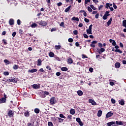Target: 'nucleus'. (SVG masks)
<instances>
[{"instance_id": "f257e3e1", "label": "nucleus", "mask_w": 126, "mask_h": 126, "mask_svg": "<svg viewBox=\"0 0 126 126\" xmlns=\"http://www.w3.org/2000/svg\"><path fill=\"white\" fill-rule=\"evenodd\" d=\"M110 11H106L105 13V14H104L103 16L102 17V19H103V20H106L107 19H108V16H110Z\"/></svg>"}, {"instance_id": "f03ea898", "label": "nucleus", "mask_w": 126, "mask_h": 126, "mask_svg": "<svg viewBox=\"0 0 126 126\" xmlns=\"http://www.w3.org/2000/svg\"><path fill=\"white\" fill-rule=\"evenodd\" d=\"M93 26V25L91 24L89 27V29L87 30V34H88V35L89 34H92V27Z\"/></svg>"}, {"instance_id": "7ed1b4c3", "label": "nucleus", "mask_w": 126, "mask_h": 126, "mask_svg": "<svg viewBox=\"0 0 126 126\" xmlns=\"http://www.w3.org/2000/svg\"><path fill=\"white\" fill-rule=\"evenodd\" d=\"M8 83H10V82H13V83H17V80L16 78L14 77H11L10 79H9V80H7Z\"/></svg>"}, {"instance_id": "20e7f679", "label": "nucleus", "mask_w": 126, "mask_h": 126, "mask_svg": "<svg viewBox=\"0 0 126 126\" xmlns=\"http://www.w3.org/2000/svg\"><path fill=\"white\" fill-rule=\"evenodd\" d=\"M50 102L51 105H55L56 103V97H52L50 99Z\"/></svg>"}, {"instance_id": "39448f33", "label": "nucleus", "mask_w": 126, "mask_h": 126, "mask_svg": "<svg viewBox=\"0 0 126 126\" xmlns=\"http://www.w3.org/2000/svg\"><path fill=\"white\" fill-rule=\"evenodd\" d=\"M37 23L39 24V25H41V26H47V22L45 21L41 20L37 22Z\"/></svg>"}, {"instance_id": "423d86ee", "label": "nucleus", "mask_w": 126, "mask_h": 126, "mask_svg": "<svg viewBox=\"0 0 126 126\" xmlns=\"http://www.w3.org/2000/svg\"><path fill=\"white\" fill-rule=\"evenodd\" d=\"M7 115L9 118H12L14 115V112H13L12 110H9L7 112Z\"/></svg>"}, {"instance_id": "0eeeda50", "label": "nucleus", "mask_w": 126, "mask_h": 126, "mask_svg": "<svg viewBox=\"0 0 126 126\" xmlns=\"http://www.w3.org/2000/svg\"><path fill=\"white\" fill-rule=\"evenodd\" d=\"M112 21H113V18H110L108 21L106 23V25H105V26L106 27H109L111 24H112Z\"/></svg>"}, {"instance_id": "6e6552de", "label": "nucleus", "mask_w": 126, "mask_h": 126, "mask_svg": "<svg viewBox=\"0 0 126 126\" xmlns=\"http://www.w3.org/2000/svg\"><path fill=\"white\" fill-rule=\"evenodd\" d=\"M105 51V49L104 48H97L96 50L97 53H98V54H102V53H103V52Z\"/></svg>"}, {"instance_id": "1a4fd4ad", "label": "nucleus", "mask_w": 126, "mask_h": 126, "mask_svg": "<svg viewBox=\"0 0 126 126\" xmlns=\"http://www.w3.org/2000/svg\"><path fill=\"white\" fill-rule=\"evenodd\" d=\"M76 121L77 122V123H78L79 126H83V122L81 121V120L79 118H77L76 119Z\"/></svg>"}, {"instance_id": "9d476101", "label": "nucleus", "mask_w": 126, "mask_h": 126, "mask_svg": "<svg viewBox=\"0 0 126 126\" xmlns=\"http://www.w3.org/2000/svg\"><path fill=\"white\" fill-rule=\"evenodd\" d=\"M114 115L113 113H112V111L108 112L106 115V119H109L110 117H112Z\"/></svg>"}, {"instance_id": "9b49d317", "label": "nucleus", "mask_w": 126, "mask_h": 126, "mask_svg": "<svg viewBox=\"0 0 126 126\" xmlns=\"http://www.w3.org/2000/svg\"><path fill=\"white\" fill-rule=\"evenodd\" d=\"M89 102L91 103L93 106H96L97 105V103H96V102H95L94 100L92 99H89Z\"/></svg>"}, {"instance_id": "f8f14e48", "label": "nucleus", "mask_w": 126, "mask_h": 126, "mask_svg": "<svg viewBox=\"0 0 126 126\" xmlns=\"http://www.w3.org/2000/svg\"><path fill=\"white\" fill-rule=\"evenodd\" d=\"M112 52H114V51H115V52L116 53H120V54H122L123 53V51H121V50H120V49H115V48H114L112 49Z\"/></svg>"}, {"instance_id": "ddd939ff", "label": "nucleus", "mask_w": 126, "mask_h": 126, "mask_svg": "<svg viewBox=\"0 0 126 126\" xmlns=\"http://www.w3.org/2000/svg\"><path fill=\"white\" fill-rule=\"evenodd\" d=\"M6 102V99L4 97H2L0 98V104H2V103H5Z\"/></svg>"}, {"instance_id": "4468645a", "label": "nucleus", "mask_w": 126, "mask_h": 126, "mask_svg": "<svg viewBox=\"0 0 126 126\" xmlns=\"http://www.w3.org/2000/svg\"><path fill=\"white\" fill-rule=\"evenodd\" d=\"M115 66L116 68H120L121 67V63L117 62L115 63Z\"/></svg>"}, {"instance_id": "2eb2a0df", "label": "nucleus", "mask_w": 126, "mask_h": 126, "mask_svg": "<svg viewBox=\"0 0 126 126\" xmlns=\"http://www.w3.org/2000/svg\"><path fill=\"white\" fill-rule=\"evenodd\" d=\"M24 116L25 117H26L27 118L30 117V112L29 111H27L24 113Z\"/></svg>"}, {"instance_id": "dca6fc26", "label": "nucleus", "mask_w": 126, "mask_h": 126, "mask_svg": "<svg viewBox=\"0 0 126 126\" xmlns=\"http://www.w3.org/2000/svg\"><path fill=\"white\" fill-rule=\"evenodd\" d=\"M109 42H110V43H112V46H116V43L114 40L110 39H109Z\"/></svg>"}, {"instance_id": "f3484780", "label": "nucleus", "mask_w": 126, "mask_h": 126, "mask_svg": "<svg viewBox=\"0 0 126 126\" xmlns=\"http://www.w3.org/2000/svg\"><path fill=\"white\" fill-rule=\"evenodd\" d=\"M9 24L10 25H14V20L13 19H10L9 20Z\"/></svg>"}, {"instance_id": "a211bd4d", "label": "nucleus", "mask_w": 126, "mask_h": 126, "mask_svg": "<svg viewBox=\"0 0 126 126\" xmlns=\"http://www.w3.org/2000/svg\"><path fill=\"white\" fill-rule=\"evenodd\" d=\"M119 103L120 105H121V106H124V105H125V101L124 100V99L119 100Z\"/></svg>"}, {"instance_id": "6ab92c4d", "label": "nucleus", "mask_w": 126, "mask_h": 126, "mask_svg": "<svg viewBox=\"0 0 126 126\" xmlns=\"http://www.w3.org/2000/svg\"><path fill=\"white\" fill-rule=\"evenodd\" d=\"M28 72H30L31 73L37 72V69H32V70H29Z\"/></svg>"}, {"instance_id": "aec40b11", "label": "nucleus", "mask_w": 126, "mask_h": 126, "mask_svg": "<svg viewBox=\"0 0 126 126\" xmlns=\"http://www.w3.org/2000/svg\"><path fill=\"white\" fill-rule=\"evenodd\" d=\"M37 26H38V25H37V24H36V23H33L31 25V27L32 28H36V27H37Z\"/></svg>"}, {"instance_id": "412c9836", "label": "nucleus", "mask_w": 126, "mask_h": 126, "mask_svg": "<svg viewBox=\"0 0 126 126\" xmlns=\"http://www.w3.org/2000/svg\"><path fill=\"white\" fill-rule=\"evenodd\" d=\"M82 12H84L83 13L84 16H85V17H86V16H87V13L85 12L84 10H81L80 11V13H81Z\"/></svg>"}, {"instance_id": "4be33fe9", "label": "nucleus", "mask_w": 126, "mask_h": 126, "mask_svg": "<svg viewBox=\"0 0 126 126\" xmlns=\"http://www.w3.org/2000/svg\"><path fill=\"white\" fill-rule=\"evenodd\" d=\"M67 62V63L71 64L73 63V60H72V59L71 58H69L68 59Z\"/></svg>"}, {"instance_id": "5701e85b", "label": "nucleus", "mask_w": 126, "mask_h": 126, "mask_svg": "<svg viewBox=\"0 0 126 126\" xmlns=\"http://www.w3.org/2000/svg\"><path fill=\"white\" fill-rule=\"evenodd\" d=\"M102 113L103 111H102V110H98V111L97 112V117H101V116H102Z\"/></svg>"}, {"instance_id": "b1692460", "label": "nucleus", "mask_w": 126, "mask_h": 126, "mask_svg": "<svg viewBox=\"0 0 126 126\" xmlns=\"http://www.w3.org/2000/svg\"><path fill=\"white\" fill-rule=\"evenodd\" d=\"M77 94L79 96H82L83 95V92H82V91L79 90L77 91Z\"/></svg>"}, {"instance_id": "393cba45", "label": "nucleus", "mask_w": 126, "mask_h": 126, "mask_svg": "<svg viewBox=\"0 0 126 126\" xmlns=\"http://www.w3.org/2000/svg\"><path fill=\"white\" fill-rule=\"evenodd\" d=\"M49 56L50 58H54V57H55V53H54V52H51L49 53Z\"/></svg>"}, {"instance_id": "a878e982", "label": "nucleus", "mask_w": 126, "mask_h": 126, "mask_svg": "<svg viewBox=\"0 0 126 126\" xmlns=\"http://www.w3.org/2000/svg\"><path fill=\"white\" fill-rule=\"evenodd\" d=\"M71 20H72L73 21H79V18H78V17H74L73 18H72Z\"/></svg>"}, {"instance_id": "bb28decb", "label": "nucleus", "mask_w": 126, "mask_h": 126, "mask_svg": "<svg viewBox=\"0 0 126 126\" xmlns=\"http://www.w3.org/2000/svg\"><path fill=\"white\" fill-rule=\"evenodd\" d=\"M116 124V122H110L107 124V126H112V125H115Z\"/></svg>"}, {"instance_id": "cd10ccee", "label": "nucleus", "mask_w": 126, "mask_h": 126, "mask_svg": "<svg viewBox=\"0 0 126 126\" xmlns=\"http://www.w3.org/2000/svg\"><path fill=\"white\" fill-rule=\"evenodd\" d=\"M38 66L42 65V60L38 59L37 60V64Z\"/></svg>"}, {"instance_id": "c85d7f7f", "label": "nucleus", "mask_w": 126, "mask_h": 126, "mask_svg": "<svg viewBox=\"0 0 126 126\" xmlns=\"http://www.w3.org/2000/svg\"><path fill=\"white\" fill-rule=\"evenodd\" d=\"M61 70L62 71H67L68 70V69L66 67H62L61 68Z\"/></svg>"}, {"instance_id": "c756f323", "label": "nucleus", "mask_w": 126, "mask_h": 126, "mask_svg": "<svg viewBox=\"0 0 126 126\" xmlns=\"http://www.w3.org/2000/svg\"><path fill=\"white\" fill-rule=\"evenodd\" d=\"M70 114H71V115H74V114H75V110L74 109H71L70 110Z\"/></svg>"}, {"instance_id": "7c9ffc66", "label": "nucleus", "mask_w": 126, "mask_h": 126, "mask_svg": "<svg viewBox=\"0 0 126 126\" xmlns=\"http://www.w3.org/2000/svg\"><path fill=\"white\" fill-rule=\"evenodd\" d=\"M32 88H33V89H39V85L37 84H34L32 85Z\"/></svg>"}, {"instance_id": "2f4dec72", "label": "nucleus", "mask_w": 126, "mask_h": 126, "mask_svg": "<svg viewBox=\"0 0 126 126\" xmlns=\"http://www.w3.org/2000/svg\"><path fill=\"white\" fill-rule=\"evenodd\" d=\"M116 125H118L119 126H123V122L122 121H116Z\"/></svg>"}, {"instance_id": "473e14b6", "label": "nucleus", "mask_w": 126, "mask_h": 126, "mask_svg": "<svg viewBox=\"0 0 126 126\" xmlns=\"http://www.w3.org/2000/svg\"><path fill=\"white\" fill-rule=\"evenodd\" d=\"M71 8V5L69 6L68 7H67L65 9V10H64L65 12H68V11H69Z\"/></svg>"}, {"instance_id": "72a5a7b5", "label": "nucleus", "mask_w": 126, "mask_h": 126, "mask_svg": "<svg viewBox=\"0 0 126 126\" xmlns=\"http://www.w3.org/2000/svg\"><path fill=\"white\" fill-rule=\"evenodd\" d=\"M34 113H35V114H39V113H40V109L38 108H35Z\"/></svg>"}, {"instance_id": "f704fd0d", "label": "nucleus", "mask_w": 126, "mask_h": 126, "mask_svg": "<svg viewBox=\"0 0 126 126\" xmlns=\"http://www.w3.org/2000/svg\"><path fill=\"white\" fill-rule=\"evenodd\" d=\"M122 25L123 27H125L126 28V20H124L123 22H122Z\"/></svg>"}, {"instance_id": "c9c22d12", "label": "nucleus", "mask_w": 126, "mask_h": 126, "mask_svg": "<svg viewBox=\"0 0 126 126\" xmlns=\"http://www.w3.org/2000/svg\"><path fill=\"white\" fill-rule=\"evenodd\" d=\"M105 8H107V9H109V8H110V3H106Z\"/></svg>"}, {"instance_id": "e433bc0d", "label": "nucleus", "mask_w": 126, "mask_h": 126, "mask_svg": "<svg viewBox=\"0 0 126 126\" xmlns=\"http://www.w3.org/2000/svg\"><path fill=\"white\" fill-rule=\"evenodd\" d=\"M62 48L61 45H55V49L56 50H60Z\"/></svg>"}, {"instance_id": "4c0bfd02", "label": "nucleus", "mask_w": 126, "mask_h": 126, "mask_svg": "<svg viewBox=\"0 0 126 126\" xmlns=\"http://www.w3.org/2000/svg\"><path fill=\"white\" fill-rule=\"evenodd\" d=\"M58 119L59 120V123H63V121H64L63 119H62L60 117H58Z\"/></svg>"}, {"instance_id": "58836bf2", "label": "nucleus", "mask_w": 126, "mask_h": 126, "mask_svg": "<svg viewBox=\"0 0 126 126\" xmlns=\"http://www.w3.org/2000/svg\"><path fill=\"white\" fill-rule=\"evenodd\" d=\"M8 80H9V79L4 78L3 79H2V81H4L5 83H6L7 82H8V81H7Z\"/></svg>"}, {"instance_id": "ea45409f", "label": "nucleus", "mask_w": 126, "mask_h": 126, "mask_svg": "<svg viewBox=\"0 0 126 126\" xmlns=\"http://www.w3.org/2000/svg\"><path fill=\"white\" fill-rule=\"evenodd\" d=\"M59 116L60 117V118H62L63 119H66V117H65V116H64L63 114H60Z\"/></svg>"}, {"instance_id": "a19ab883", "label": "nucleus", "mask_w": 126, "mask_h": 126, "mask_svg": "<svg viewBox=\"0 0 126 126\" xmlns=\"http://www.w3.org/2000/svg\"><path fill=\"white\" fill-rule=\"evenodd\" d=\"M13 69H17L18 68V65L16 64L14 65L13 66Z\"/></svg>"}, {"instance_id": "79ce46f5", "label": "nucleus", "mask_w": 126, "mask_h": 126, "mask_svg": "<svg viewBox=\"0 0 126 126\" xmlns=\"http://www.w3.org/2000/svg\"><path fill=\"white\" fill-rule=\"evenodd\" d=\"M54 58H55V59H56V60L57 61H58V62H61V59H60V58H59V57L56 56H55Z\"/></svg>"}, {"instance_id": "37998d69", "label": "nucleus", "mask_w": 126, "mask_h": 126, "mask_svg": "<svg viewBox=\"0 0 126 126\" xmlns=\"http://www.w3.org/2000/svg\"><path fill=\"white\" fill-rule=\"evenodd\" d=\"M4 63H7V64H9V62L7 59H5L4 60Z\"/></svg>"}, {"instance_id": "c03bdc74", "label": "nucleus", "mask_w": 126, "mask_h": 126, "mask_svg": "<svg viewBox=\"0 0 126 126\" xmlns=\"http://www.w3.org/2000/svg\"><path fill=\"white\" fill-rule=\"evenodd\" d=\"M111 103H112V104H116V100H115V99L112 98L111 99Z\"/></svg>"}, {"instance_id": "a18cd8bd", "label": "nucleus", "mask_w": 126, "mask_h": 126, "mask_svg": "<svg viewBox=\"0 0 126 126\" xmlns=\"http://www.w3.org/2000/svg\"><path fill=\"white\" fill-rule=\"evenodd\" d=\"M68 41L69 43H72V42H73V39H72V38H69L68 39Z\"/></svg>"}, {"instance_id": "49530a36", "label": "nucleus", "mask_w": 126, "mask_h": 126, "mask_svg": "<svg viewBox=\"0 0 126 126\" xmlns=\"http://www.w3.org/2000/svg\"><path fill=\"white\" fill-rule=\"evenodd\" d=\"M98 47H99V48H102L103 47V44H102V43L98 42Z\"/></svg>"}, {"instance_id": "de8ad7c7", "label": "nucleus", "mask_w": 126, "mask_h": 126, "mask_svg": "<svg viewBox=\"0 0 126 126\" xmlns=\"http://www.w3.org/2000/svg\"><path fill=\"white\" fill-rule=\"evenodd\" d=\"M3 74L4 75H9V72H8V71H5L3 72Z\"/></svg>"}, {"instance_id": "09e8293b", "label": "nucleus", "mask_w": 126, "mask_h": 126, "mask_svg": "<svg viewBox=\"0 0 126 126\" xmlns=\"http://www.w3.org/2000/svg\"><path fill=\"white\" fill-rule=\"evenodd\" d=\"M83 35L84 37L86 38V39H88L89 36H88V35L87 34L84 33L83 34Z\"/></svg>"}, {"instance_id": "8fccbe9b", "label": "nucleus", "mask_w": 126, "mask_h": 126, "mask_svg": "<svg viewBox=\"0 0 126 126\" xmlns=\"http://www.w3.org/2000/svg\"><path fill=\"white\" fill-rule=\"evenodd\" d=\"M84 21L85 22H86V23H89V19H87V18H84Z\"/></svg>"}, {"instance_id": "3c124183", "label": "nucleus", "mask_w": 126, "mask_h": 126, "mask_svg": "<svg viewBox=\"0 0 126 126\" xmlns=\"http://www.w3.org/2000/svg\"><path fill=\"white\" fill-rule=\"evenodd\" d=\"M17 23L18 25H20V24H21V21H20V19H18L17 21Z\"/></svg>"}, {"instance_id": "603ef678", "label": "nucleus", "mask_w": 126, "mask_h": 126, "mask_svg": "<svg viewBox=\"0 0 126 126\" xmlns=\"http://www.w3.org/2000/svg\"><path fill=\"white\" fill-rule=\"evenodd\" d=\"M48 125V126H54V125L52 122H49Z\"/></svg>"}, {"instance_id": "864d4df0", "label": "nucleus", "mask_w": 126, "mask_h": 126, "mask_svg": "<svg viewBox=\"0 0 126 126\" xmlns=\"http://www.w3.org/2000/svg\"><path fill=\"white\" fill-rule=\"evenodd\" d=\"M2 43H4V45H7V42H6V40L2 39Z\"/></svg>"}, {"instance_id": "5fc2aeb1", "label": "nucleus", "mask_w": 126, "mask_h": 126, "mask_svg": "<svg viewBox=\"0 0 126 126\" xmlns=\"http://www.w3.org/2000/svg\"><path fill=\"white\" fill-rule=\"evenodd\" d=\"M60 26L61 27H63L64 26V23L63 22H61L60 24Z\"/></svg>"}, {"instance_id": "6e6d98bb", "label": "nucleus", "mask_w": 126, "mask_h": 126, "mask_svg": "<svg viewBox=\"0 0 126 126\" xmlns=\"http://www.w3.org/2000/svg\"><path fill=\"white\" fill-rule=\"evenodd\" d=\"M90 7H91V8H92L94 10H96V7H95L94 6V5H91Z\"/></svg>"}, {"instance_id": "4d7b16f0", "label": "nucleus", "mask_w": 126, "mask_h": 126, "mask_svg": "<svg viewBox=\"0 0 126 126\" xmlns=\"http://www.w3.org/2000/svg\"><path fill=\"white\" fill-rule=\"evenodd\" d=\"M73 33L74 35H77V34H78V31H77V30H75L73 31Z\"/></svg>"}, {"instance_id": "13d9d810", "label": "nucleus", "mask_w": 126, "mask_h": 126, "mask_svg": "<svg viewBox=\"0 0 126 126\" xmlns=\"http://www.w3.org/2000/svg\"><path fill=\"white\" fill-rule=\"evenodd\" d=\"M88 10L90 12H92V8H91V7H90L89 6L88 7Z\"/></svg>"}, {"instance_id": "bf43d9fd", "label": "nucleus", "mask_w": 126, "mask_h": 126, "mask_svg": "<svg viewBox=\"0 0 126 126\" xmlns=\"http://www.w3.org/2000/svg\"><path fill=\"white\" fill-rule=\"evenodd\" d=\"M113 7L115 9H117V8H118V6H117L116 5V4H115V3H113Z\"/></svg>"}, {"instance_id": "052dcab7", "label": "nucleus", "mask_w": 126, "mask_h": 126, "mask_svg": "<svg viewBox=\"0 0 126 126\" xmlns=\"http://www.w3.org/2000/svg\"><path fill=\"white\" fill-rule=\"evenodd\" d=\"M82 59H88V57L86 56V55L83 54L82 55Z\"/></svg>"}, {"instance_id": "680f3d73", "label": "nucleus", "mask_w": 126, "mask_h": 126, "mask_svg": "<svg viewBox=\"0 0 126 126\" xmlns=\"http://www.w3.org/2000/svg\"><path fill=\"white\" fill-rule=\"evenodd\" d=\"M72 118V116L71 115H69L67 116V119L69 120H71Z\"/></svg>"}, {"instance_id": "e2e57ef3", "label": "nucleus", "mask_w": 126, "mask_h": 126, "mask_svg": "<svg viewBox=\"0 0 126 126\" xmlns=\"http://www.w3.org/2000/svg\"><path fill=\"white\" fill-rule=\"evenodd\" d=\"M109 84L111 86H114V85H115V83L114 82H110Z\"/></svg>"}, {"instance_id": "0e129e2a", "label": "nucleus", "mask_w": 126, "mask_h": 126, "mask_svg": "<svg viewBox=\"0 0 126 126\" xmlns=\"http://www.w3.org/2000/svg\"><path fill=\"white\" fill-rule=\"evenodd\" d=\"M61 73L60 72H57L56 73V75H57V76H60V75H61Z\"/></svg>"}, {"instance_id": "69168bd1", "label": "nucleus", "mask_w": 126, "mask_h": 126, "mask_svg": "<svg viewBox=\"0 0 126 126\" xmlns=\"http://www.w3.org/2000/svg\"><path fill=\"white\" fill-rule=\"evenodd\" d=\"M44 93L45 95H49L50 94V93H49V92H47V91H44Z\"/></svg>"}, {"instance_id": "338daca9", "label": "nucleus", "mask_w": 126, "mask_h": 126, "mask_svg": "<svg viewBox=\"0 0 126 126\" xmlns=\"http://www.w3.org/2000/svg\"><path fill=\"white\" fill-rule=\"evenodd\" d=\"M63 4V3L61 2H60L59 3H57V5L58 6H61V5Z\"/></svg>"}, {"instance_id": "774afa93", "label": "nucleus", "mask_w": 126, "mask_h": 126, "mask_svg": "<svg viewBox=\"0 0 126 126\" xmlns=\"http://www.w3.org/2000/svg\"><path fill=\"white\" fill-rule=\"evenodd\" d=\"M12 36L13 37H14L15 36H16V32H13V33H12Z\"/></svg>"}]
</instances>
